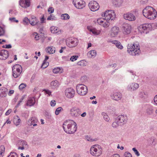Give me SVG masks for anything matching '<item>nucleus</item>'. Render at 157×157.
<instances>
[{
  "mask_svg": "<svg viewBox=\"0 0 157 157\" xmlns=\"http://www.w3.org/2000/svg\"><path fill=\"white\" fill-rule=\"evenodd\" d=\"M63 127L64 131L68 134L74 133L76 131L77 129V125L75 122L71 120L64 122Z\"/></svg>",
  "mask_w": 157,
  "mask_h": 157,
  "instance_id": "nucleus-1",
  "label": "nucleus"
},
{
  "mask_svg": "<svg viewBox=\"0 0 157 157\" xmlns=\"http://www.w3.org/2000/svg\"><path fill=\"white\" fill-rule=\"evenodd\" d=\"M128 52L131 55L136 56L140 53L139 44L138 43L129 44L128 45Z\"/></svg>",
  "mask_w": 157,
  "mask_h": 157,
  "instance_id": "nucleus-2",
  "label": "nucleus"
},
{
  "mask_svg": "<svg viewBox=\"0 0 157 157\" xmlns=\"http://www.w3.org/2000/svg\"><path fill=\"white\" fill-rule=\"evenodd\" d=\"M90 153L92 155L95 156H100L102 152L101 147L98 145L92 146L90 149Z\"/></svg>",
  "mask_w": 157,
  "mask_h": 157,
  "instance_id": "nucleus-3",
  "label": "nucleus"
},
{
  "mask_svg": "<svg viewBox=\"0 0 157 157\" xmlns=\"http://www.w3.org/2000/svg\"><path fill=\"white\" fill-rule=\"evenodd\" d=\"M69 112L71 116L74 119L78 118L80 116L82 113L80 109L75 107L71 108L70 109Z\"/></svg>",
  "mask_w": 157,
  "mask_h": 157,
  "instance_id": "nucleus-4",
  "label": "nucleus"
},
{
  "mask_svg": "<svg viewBox=\"0 0 157 157\" xmlns=\"http://www.w3.org/2000/svg\"><path fill=\"white\" fill-rule=\"evenodd\" d=\"M76 90L78 94L81 95H84L87 93V86L83 84H78L76 86Z\"/></svg>",
  "mask_w": 157,
  "mask_h": 157,
  "instance_id": "nucleus-5",
  "label": "nucleus"
},
{
  "mask_svg": "<svg viewBox=\"0 0 157 157\" xmlns=\"http://www.w3.org/2000/svg\"><path fill=\"white\" fill-rule=\"evenodd\" d=\"M13 75L14 78H17L21 75L22 71V67L20 65H14L12 68Z\"/></svg>",
  "mask_w": 157,
  "mask_h": 157,
  "instance_id": "nucleus-6",
  "label": "nucleus"
},
{
  "mask_svg": "<svg viewBox=\"0 0 157 157\" xmlns=\"http://www.w3.org/2000/svg\"><path fill=\"white\" fill-rule=\"evenodd\" d=\"M144 16L150 19H154L157 15L156 10H143Z\"/></svg>",
  "mask_w": 157,
  "mask_h": 157,
  "instance_id": "nucleus-7",
  "label": "nucleus"
},
{
  "mask_svg": "<svg viewBox=\"0 0 157 157\" xmlns=\"http://www.w3.org/2000/svg\"><path fill=\"white\" fill-rule=\"evenodd\" d=\"M102 16L105 17V19L109 20H113L115 17V13L114 10H106L104 14H102Z\"/></svg>",
  "mask_w": 157,
  "mask_h": 157,
  "instance_id": "nucleus-8",
  "label": "nucleus"
},
{
  "mask_svg": "<svg viewBox=\"0 0 157 157\" xmlns=\"http://www.w3.org/2000/svg\"><path fill=\"white\" fill-rule=\"evenodd\" d=\"M75 6L78 9H82L85 6V2L83 0H74L73 2Z\"/></svg>",
  "mask_w": 157,
  "mask_h": 157,
  "instance_id": "nucleus-9",
  "label": "nucleus"
},
{
  "mask_svg": "<svg viewBox=\"0 0 157 157\" xmlns=\"http://www.w3.org/2000/svg\"><path fill=\"white\" fill-rule=\"evenodd\" d=\"M122 28L123 33L125 35L128 34L131 32V26L128 23L123 24L122 25Z\"/></svg>",
  "mask_w": 157,
  "mask_h": 157,
  "instance_id": "nucleus-10",
  "label": "nucleus"
},
{
  "mask_svg": "<svg viewBox=\"0 0 157 157\" xmlns=\"http://www.w3.org/2000/svg\"><path fill=\"white\" fill-rule=\"evenodd\" d=\"M65 95L68 98H73L75 95V91L71 88H67L65 91Z\"/></svg>",
  "mask_w": 157,
  "mask_h": 157,
  "instance_id": "nucleus-11",
  "label": "nucleus"
},
{
  "mask_svg": "<svg viewBox=\"0 0 157 157\" xmlns=\"http://www.w3.org/2000/svg\"><path fill=\"white\" fill-rule=\"evenodd\" d=\"M128 120L127 116L121 115L118 116L116 119V121H117L120 124V125H123L125 124Z\"/></svg>",
  "mask_w": 157,
  "mask_h": 157,
  "instance_id": "nucleus-12",
  "label": "nucleus"
},
{
  "mask_svg": "<svg viewBox=\"0 0 157 157\" xmlns=\"http://www.w3.org/2000/svg\"><path fill=\"white\" fill-rule=\"evenodd\" d=\"M119 27L114 26L110 30V35L112 37L116 36L119 33Z\"/></svg>",
  "mask_w": 157,
  "mask_h": 157,
  "instance_id": "nucleus-13",
  "label": "nucleus"
},
{
  "mask_svg": "<svg viewBox=\"0 0 157 157\" xmlns=\"http://www.w3.org/2000/svg\"><path fill=\"white\" fill-rule=\"evenodd\" d=\"M78 41L77 39H75L71 40H67L66 43L67 46L70 48L74 47L77 45Z\"/></svg>",
  "mask_w": 157,
  "mask_h": 157,
  "instance_id": "nucleus-14",
  "label": "nucleus"
},
{
  "mask_svg": "<svg viewBox=\"0 0 157 157\" xmlns=\"http://www.w3.org/2000/svg\"><path fill=\"white\" fill-rule=\"evenodd\" d=\"M8 56L9 52L7 50L3 49L0 51V59L5 60Z\"/></svg>",
  "mask_w": 157,
  "mask_h": 157,
  "instance_id": "nucleus-15",
  "label": "nucleus"
},
{
  "mask_svg": "<svg viewBox=\"0 0 157 157\" xmlns=\"http://www.w3.org/2000/svg\"><path fill=\"white\" fill-rule=\"evenodd\" d=\"M88 6L90 10L91 9L99 10L100 7L98 3L95 1L90 2Z\"/></svg>",
  "mask_w": 157,
  "mask_h": 157,
  "instance_id": "nucleus-16",
  "label": "nucleus"
},
{
  "mask_svg": "<svg viewBox=\"0 0 157 157\" xmlns=\"http://www.w3.org/2000/svg\"><path fill=\"white\" fill-rule=\"evenodd\" d=\"M30 0H20L19 4L21 6L24 8H27L30 6Z\"/></svg>",
  "mask_w": 157,
  "mask_h": 157,
  "instance_id": "nucleus-17",
  "label": "nucleus"
},
{
  "mask_svg": "<svg viewBox=\"0 0 157 157\" xmlns=\"http://www.w3.org/2000/svg\"><path fill=\"white\" fill-rule=\"evenodd\" d=\"M124 18L130 21H132L135 20L136 17L134 15L131 13H128L124 14L123 15Z\"/></svg>",
  "mask_w": 157,
  "mask_h": 157,
  "instance_id": "nucleus-18",
  "label": "nucleus"
},
{
  "mask_svg": "<svg viewBox=\"0 0 157 157\" xmlns=\"http://www.w3.org/2000/svg\"><path fill=\"white\" fill-rule=\"evenodd\" d=\"M110 96L112 99L117 101L121 100L122 98L121 94L119 92L115 93L111 95Z\"/></svg>",
  "mask_w": 157,
  "mask_h": 157,
  "instance_id": "nucleus-19",
  "label": "nucleus"
},
{
  "mask_svg": "<svg viewBox=\"0 0 157 157\" xmlns=\"http://www.w3.org/2000/svg\"><path fill=\"white\" fill-rule=\"evenodd\" d=\"M139 86L138 84L136 83H132L128 86L127 89L129 90H135Z\"/></svg>",
  "mask_w": 157,
  "mask_h": 157,
  "instance_id": "nucleus-20",
  "label": "nucleus"
},
{
  "mask_svg": "<svg viewBox=\"0 0 157 157\" xmlns=\"http://www.w3.org/2000/svg\"><path fill=\"white\" fill-rule=\"evenodd\" d=\"M112 1L113 6L116 7H120L121 6L124 2L123 0H112Z\"/></svg>",
  "mask_w": 157,
  "mask_h": 157,
  "instance_id": "nucleus-21",
  "label": "nucleus"
},
{
  "mask_svg": "<svg viewBox=\"0 0 157 157\" xmlns=\"http://www.w3.org/2000/svg\"><path fill=\"white\" fill-rule=\"evenodd\" d=\"M109 42H110L112 44H114L116 47L118 49H122L123 48V47L121 44V42L118 40H110Z\"/></svg>",
  "mask_w": 157,
  "mask_h": 157,
  "instance_id": "nucleus-22",
  "label": "nucleus"
},
{
  "mask_svg": "<svg viewBox=\"0 0 157 157\" xmlns=\"http://www.w3.org/2000/svg\"><path fill=\"white\" fill-rule=\"evenodd\" d=\"M146 113L147 115H151L153 114L154 110L152 106L150 105L148 106L146 110Z\"/></svg>",
  "mask_w": 157,
  "mask_h": 157,
  "instance_id": "nucleus-23",
  "label": "nucleus"
},
{
  "mask_svg": "<svg viewBox=\"0 0 157 157\" xmlns=\"http://www.w3.org/2000/svg\"><path fill=\"white\" fill-rule=\"evenodd\" d=\"M38 121L37 119L35 117H31L27 121V124L29 126L33 125V124L36 123Z\"/></svg>",
  "mask_w": 157,
  "mask_h": 157,
  "instance_id": "nucleus-24",
  "label": "nucleus"
},
{
  "mask_svg": "<svg viewBox=\"0 0 157 157\" xmlns=\"http://www.w3.org/2000/svg\"><path fill=\"white\" fill-rule=\"evenodd\" d=\"M8 91L7 88L5 87L2 88L0 89V96L1 97H5L6 96V93Z\"/></svg>",
  "mask_w": 157,
  "mask_h": 157,
  "instance_id": "nucleus-25",
  "label": "nucleus"
},
{
  "mask_svg": "<svg viewBox=\"0 0 157 157\" xmlns=\"http://www.w3.org/2000/svg\"><path fill=\"white\" fill-rule=\"evenodd\" d=\"M17 145L21 147H26V149H27L28 148V146L27 142L24 140H18L17 141Z\"/></svg>",
  "mask_w": 157,
  "mask_h": 157,
  "instance_id": "nucleus-26",
  "label": "nucleus"
},
{
  "mask_svg": "<svg viewBox=\"0 0 157 157\" xmlns=\"http://www.w3.org/2000/svg\"><path fill=\"white\" fill-rule=\"evenodd\" d=\"M59 83L56 80L52 81L50 83V87L52 89H55L59 86Z\"/></svg>",
  "mask_w": 157,
  "mask_h": 157,
  "instance_id": "nucleus-27",
  "label": "nucleus"
},
{
  "mask_svg": "<svg viewBox=\"0 0 157 157\" xmlns=\"http://www.w3.org/2000/svg\"><path fill=\"white\" fill-rule=\"evenodd\" d=\"M35 99L34 97L30 98L27 101L26 105L27 106L33 105L35 103Z\"/></svg>",
  "mask_w": 157,
  "mask_h": 157,
  "instance_id": "nucleus-28",
  "label": "nucleus"
},
{
  "mask_svg": "<svg viewBox=\"0 0 157 157\" xmlns=\"http://www.w3.org/2000/svg\"><path fill=\"white\" fill-rule=\"evenodd\" d=\"M151 26V25L149 24H144L140 25V28L144 30H149Z\"/></svg>",
  "mask_w": 157,
  "mask_h": 157,
  "instance_id": "nucleus-29",
  "label": "nucleus"
},
{
  "mask_svg": "<svg viewBox=\"0 0 157 157\" xmlns=\"http://www.w3.org/2000/svg\"><path fill=\"white\" fill-rule=\"evenodd\" d=\"M50 29L51 32L53 33H59V29L56 27L52 26L50 28Z\"/></svg>",
  "mask_w": 157,
  "mask_h": 157,
  "instance_id": "nucleus-30",
  "label": "nucleus"
},
{
  "mask_svg": "<svg viewBox=\"0 0 157 157\" xmlns=\"http://www.w3.org/2000/svg\"><path fill=\"white\" fill-rule=\"evenodd\" d=\"M35 19H33L32 20H30L29 21V23L33 26L37 25L39 26V24H40V21H38L37 18H35Z\"/></svg>",
  "mask_w": 157,
  "mask_h": 157,
  "instance_id": "nucleus-31",
  "label": "nucleus"
},
{
  "mask_svg": "<svg viewBox=\"0 0 157 157\" xmlns=\"http://www.w3.org/2000/svg\"><path fill=\"white\" fill-rule=\"evenodd\" d=\"M96 51L94 50L90 51L87 54V56L90 57H94L96 56Z\"/></svg>",
  "mask_w": 157,
  "mask_h": 157,
  "instance_id": "nucleus-32",
  "label": "nucleus"
},
{
  "mask_svg": "<svg viewBox=\"0 0 157 157\" xmlns=\"http://www.w3.org/2000/svg\"><path fill=\"white\" fill-rule=\"evenodd\" d=\"M55 48H51V47H48L47 48L46 52L49 54H53L55 53Z\"/></svg>",
  "mask_w": 157,
  "mask_h": 157,
  "instance_id": "nucleus-33",
  "label": "nucleus"
},
{
  "mask_svg": "<svg viewBox=\"0 0 157 157\" xmlns=\"http://www.w3.org/2000/svg\"><path fill=\"white\" fill-rule=\"evenodd\" d=\"M21 121V120L18 117H17L16 118H15L13 119L14 123L16 126L19 124Z\"/></svg>",
  "mask_w": 157,
  "mask_h": 157,
  "instance_id": "nucleus-34",
  "label": "nucleus"
},
{
  "mask_svg": "<svg viewBox=\"0 0 157 157\" xmlns=\"http://www.w3.org/2000/svg\"><path fill=\"white\" fill-rule=\"evenodd\" d=\"M147 95V93H145L144 90H142L140 92L139 97L141 98H145Z\"/></svg>",
  "mask_w": 157,
  "mask_h": 157,
  "instance_id": "nucleus-35",
  "label": "nucleus"
},
{
  "mask_svg": "<svg viewBox=\"0 0 157 157\" xmlns=\"http://www.w3.org/2000/svg\"><path fill=\"white\" fill-rule=\"evenodd\" d=\"M5 150V147L3 145H1L0 147V157H2Z\"/></svg>",
  "mask_w": 157,
  "mask_h": 157,
  "instance_id": "nucleus-36",
  "label": "nucleus"
},
{
  "mask_svg": "<svg viewBox=\"0 0 157 157\" xmlns=\"http://www.w3.org/2000/svg\"><path fill=\"white\" fill-rule=\"evenodd\" d=\"M77 64L79 66L84 67L86 66V62L84 60H81L78 62Z\"/></svg>",
  "mask_w": 157,
  "mask_h": 157,
  "instance_id": "nucleus-37",
  "label": "nucleus"
},
{
  "mask_svg": "<svg viewBox=\"0 0 157 157\" xmlns=\"http://www.w3.org/2000/svg\"><path fill=\"white\" fill-rule=\"evenodd\" d=\"M101 115L103 116V118L105 121L109 122L110 120L109 117L106 113L103 112L101 113Z\"/></svg>",
  "mask_w": 157,
  "mask_h": 157,
  "instance_id": "nucleus-38",
  "label": "nucleus"
},
{
  "mask_svg": "<svg viewBox=\"0 0 157 157\" xmlns=\"http://www.w3.org/2000/svg\"><path fill=\"white\" fill-rule=\"evenodd\" d=\"M61 18L63 20H67L69 19L70 18V16L67 13H65L62 14L61 15Z\"/></svg>",
  "mask_w": 157,
  "mask_h": 157,
  "instance_id": "nucleus-39",
  "label": "nucleus"
},
{
  "mask_svg": "<svg viewBox=\"0 0 157 157\" xmlns=\"http://www.w3.org/2000/svg\"><path fill=\"white\" fill-rule=\"evenodd\" d=\"M57 18L53 14H51L47 18L48 20H56Z\"/></svg>",
  "mask_w": 157,
  "mask_h": 157,
  "instance_id": "nucleus-40",
  "label": "nucleus"
},
{
  "mask_svg": "<svg viewBox=\"0 0 157 157\" xmlns=\"http://www.w3.org/2000/svg\"><path fill=\"white\" fill-rule=\"evenodd\" d=\"M49 65V63L48 62L44 61L41 66V68L44 69L47 67Z\"/></svg>",
  "mask_w": 157,
  "mask_h": 157,
  "instance_id": "nucleus-41",
  "label": "nucleus"
},
{
  "mask_svg": "<svg viewBox=\"0 0 157 157\" xmlns=\"http://www.w3.org/2000/svg\"><path fill=\"white\" fill-rule=\"evenodd\" d=\"M119 125H120V124L118 122H117V121L113 122L112 124V126L114 128H117Z\"/></svg>",
  "mask_w": 157,
  "mask_h": 157,
  "instance_id": "nucleus-42",
  "label": "nucleus"
},
{
  "mask_svg": "<svg viewBox=\"0 0 157 157\" xmlns=\"http://www.w3.org/2000/svg\"><path fill=\"white\" fill-rule=\"evenodd\" d=\"M87 28L90 30V31L92 32L93 34L95 35H98L99 34V33L97 32V30L95 29H90L88 27H87Z\"/></svg>",
  "mask_w": 157,
  "mask_h": 157,
  "instance_id": "nucleus-43",
  "label": "nucleus"
},
{
  "mask_svg": "<svg viewBox=\"0 0 157 157\" xmlns=\"http://www.w3.org/2000/svg\"><path fill=\"white\" fill-rule=\"evenodd\" d=\"M7 157H18L17 154L14 152H12Z\"/></svg>",
  "mask_w": 157,
  "mask_h": 157,
  "instance_id": "nucleus-44",
  "label": "nucleus"
},
{
  "mask_svg": "<svg viewBox=\"0 0 157 157\" xmlns=\"http://www.w3.org/2000/svg\"><path fill=\"white\" fill-rule=\"evenodd\" d=\"M109 22H107V21L105 20V21H104L103 23L101 24V25H102L105 28H106L109 26Z\"/></svg>",
  "mask_w": 157,
  "mask_h": 157,
  "instance_id": "nucleus-45",
  "label": "nucleus"
},
{
  "mask_svg": "<svg viewBox=\"0 0 157 157\" xmlns=\"http://www.w3.org/2000/svg\"><path fill=\"white\" fill-rule=\"evenodd\" d=\"M78 58V56L77 55H74L71 56L70 58V60L72 61H74L76 60Z\"/></svg>",
  "mask_w": 157,
  "mask_h": 157,
  "instance_id": "nucleus-46",
  "label": "nucleus"
},
{
  "mask_svg": "<svg viewBox=\"0 0 157 157\" xmlns=\"http://www.w3.org/2000/svg\"><path fill=\"white\" fill-rule=\"evenodd\" d=\"M105 19L99 18L97 20V22L99 25H101V24L103 23L104 21H105Z\"/></svg>",
  "mask_w": 157,
  "mask_h": 157,
  "instance_id": "nucleus-47",
  "label": "nucleus"
},
{
  "mask_svg": "<svg viewBox=\"0 0 157 157\" xmlns=\"http://www.w3.org/2000/svg\"><path fill=\"white\" fill-rule=\"evenodd\" d=\"M63 110V109L61 107H58L56 109L55 111L56 114V115H58L60 113V112L61 111Z\"/></svg>",
  "mask_w": 157,
  "mask_h": 157,
  "instance_id": "nucleus-48",
  "label": "nucleus"
},
{
  "mask_svg": "<svg viewBox=\"0 0 157 157\" xmlns=\"http://www.w3.org/2000/svg\"><path fill=\"white\" fill-rule=\"evenodd\" d=\"M61 70L60 68L59 67H57L55 68L53 70V72L55 74H57Z\"/></svg>",
  "mask_w": 157,
  "mask_h": 157,
  "instance_id": "nucleus-49",
  "label": "nucleus"
},
{
  "mask_svg": "<svg viewBox=\"0 0 157 157\" xmlns=\"http://www.w3.org/2000/svg\"><path fill=\"white\" fill-rule=\"evenodd\" d=\"M5 33V30L3 28L0 27V36H3Z\"/></svg>",
  "mask_w": 157,
  "mask_h": 157,
  "instance_id": "nucleus-50",
  "label": "nucleus"
},
{
  "mask_svg": "<svg viewBox=\"0 0 157 157\" xmlns=\"http://www.w3.org/2000/svg\"><path fill=\"white\" fill-rule=\"evenodd\" d=\"M86 138L87 140L90 142L96 141L97 140V139H93L91 138V137H89L88 136H86Z\"/></svg>",
  "mask_w": 157,
  "mask_h": 157,
  "instance_id": "nucleus-51",
  "label": "nucleus"
},
{
  "mask_svg": "<svg viewBox=\"0 0 157 157\" xmlns=\"http://www.w3.org/2000/svg\"><path fill=\"white\" fill-rule=\"evenodd\" d=\"M9 20L11 22H16L17 23L18 22V21L16 19V18L14 17L10 18Z\"/></svg>",
  "mask_w": 157,
  "mask_h": 157,
  "instance_id": "nucleus-52",
  "label": "nucleus"
},
{
  "mask_svg": "<svg viewBox=\"0 0 157 157\" xmlns=\"http://www.w3.org/2000/svg\"><path fill=\"white\" fill-rule=\"evenodd\" d=\"M29 20H30L28 18V17H25L24 18L23 20V21L24 23H25V24H25L27 25L28 24V22H29Z\"/></svg>",
  "mask_w": 157,
  "mask_h": 157,
  "instance_id": "nucleus-53",
  "label": "nucleus"
},
{
  "mask_svg": "<svg viewBox=\"0 0 157 157\" xmlns=\"http://www.w3.org/2000/svg\"><path fill=\"white\" fill-rule=\"evenodd\" d=\"M132 150L134 152L135 154L137 156H139L140 155L138 151L135 148H133L132 149Z\"/></svg>",
  "mask_w": 157,
  "mask_h": 157,
  "instance_id": "nucleus-54",
  "label": "nucleus"
},
{
  "mask_svg": "<svg viewBox=\"0 0 157 157\" xmlns=\"http://www.w3.org/2000/svg\"><path fill=\"white\" fill-rule=\"evenodd\" d=\"M124 157H132L131 154L128 152H126L124 154Z\"/></svg>",
  "mask_w": 157,
  "mask_h": 157,
  "instance_id": "nucleus-55",
  "label": "nucleus"
},
{
  "mask_svg": "<svg viewBox=\"0 0 157 157\" xmlns=\"http://www.w3.org/2000/svg\"><path fill=\"white\" fill-rule=\"evenodd\" d=\"M45 116L48 119L50 118L51 116V113H49L47 112H45Z\"/></svg>",
  "mask_w": 157,
  "mask_h": 157,
  "instance_id": "nucleus-56",
  "label": "nucleus"
},
{
  "mask_svg": "<svg viewBox=\"0 0 157 157\" xmlns=\"http://www.w3.org/2000/svg\"><path fill=\"white\" fill-rule=\"evenodd\" d=\"M26 86V84L24 83H21L19 86V88L20 90H22Z\"/></svg>",
  "mask_w": 157,
  "mask_h": 157,
  "instance_id": "nucleus-57",
  "label": "nucleus"
},
{
  "mask_svg": "<svg viewBox=\"0 0 157 157\" xmlns=\"http://www.w3.org/2000/svg\"><path fill=\"white\" fill-rule=\"evenodd\" d=\"M143 10H155L153 7L151 6H147Z\"/></svg>",
  "mask_w": 157,
  "mask_h": 157,
  "instance_id": "nucleus-58",
  "label": "nucleus"
},
{
  "mask_svg": "<svg viewBox=\"0 0 157 157\" xmlns=\"http://www.w3.org/2000/svg\"><path fill=\"white\" fill-rule=\"evenodd\" d=\"M9 13L11 16H14L16 14V12L14 10H10Z\"/></svg>",
  "mask_w": 157,
  "mask_h": 157,
  "instance_id": "nucleus-59",
  "label": "nucleus"
},
{
  "mask_svg": "<svg viewBox=\"0 0 157 157\" xmlns=\"http://www.w3.org/2000/svg\"><path fill=\"white\" fill-rule=\"evenodd\" d=\"M43 91H44L46 94H48L49 96H50L51 95V92L49 90L44 89Z\"/></svg>",
  "mask_w": 157,
  "mask_h": 157,
  "instance_id": "nucleus-60",
  "label": "nucleus"
},
{
  "mask_svg": "<svg viewBox=\"0 0 157 157\" xmlns=\"http://www.w3.org/2000/svg\"><path fill=\"white\" fill-rule=\"evenodd\" d=\"M24 97H23L22 98H21L20 100V101H19L17 105L16 106V107H18L19 105H20V103L22 102L23 100L24 99Z\"/></svg>",
  "mask_w": 157,
  "mask_h": 157,
  "instance_id": "nucleus-61",
  "label": "nucleus"
},
{
  "mask_svg": "<svg viewBox=\"0 0 157 157\" xmlns=\"http://www.w3.org/2000/svg\"><path fill=\"white\" fill-rule=\"evenodd\" d=\"M44 20H45V19L44 18V16L43 15L42 17L41 18V19H40L41 22H40V23L39 24V25H42V23H44L45 22Z\"/></svg>",
  "mask_w": 157,
  "mask_h": 157,
  "instance_id": "nucleus-62",
  "label": "nucleus"
},
{
  "mask_svg": "<svg viewBox=\"0 0 157 157\" xmlns=\"http://www.w3.org/2000/svg\"><path fill=\"white\" fill-rule=\"evenodd\" d=\"M139 1L140 3L144 4L147 2L148 0H139Z\"/></svg>",
  "mask_w": 157,
  "mask_h": 157,
  "instance_id": "nucleus-63",
  "label": "nucleus"
},
{
  "mask_svg": "<svg viewBox=\"0 0 157 157\" xmlns=\"http://www.w3.org/2000/svg\"><path fill=\"white\" fill-rule=\"evenodd\" d=\"M50 104L51 106H54L56 105V101H51Z\"/></svg>",
  "mask_w": 157,
  "mask_h": 157,
  "instance_id": "nucleus-64",
  "label": "nucleus"
}]
</instances>
